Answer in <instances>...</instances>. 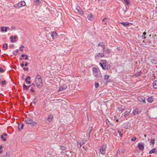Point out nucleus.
Returning a JSON list of instances; mask_svg holds the SVG:
<instances>
[{
    "instance_id": "nucleus-1",
    "label": "nucleus",
    "mask_w": 157,
    "mask_h": 157,
    "mask_svg": "<svg viewBox=\"0 0 157 157\" xmlns=\"http://www.w3.org/2000/svg\"><path fill=\"white\" fill-rule=\"evenodd\" d=\"M102 63H100L99 64L103 70H109L110 68V66L109 63L105 60H102Z\"/></svg>"
},
{
    "instance_id": "nucleus-2",
    "label": "nucleus",
    "mask_w": 157,
    "mask_h": 157,
    "mask_svg": "<svg viewBox=\"0 0 157 157\" xmlns=\"http://www.w3.org/2000/svg\"><path fill=\"white\" fill-rule=\"evenodd\" d=\"M35 82L37 86L39 88H40L43 86V82L40 76L37 75L35 79Z\"/></svg>"
},
{
    "instance_id": "nucleus-3",
    "label": "nucleus",
    "mask_w": 157,
    "mask_h": 157,
    "mask_svg": "<svg viewBox=\"0 0 157 157\" xmlns=\"http://www.w3.org/2000/svg\"><path fill=\"white\" fill-rule=\"evenodd\" d=\"M25 122L27 124H32L33 126H36L37 125L36 122L33 121L32 120L29 118H27L25 120Z\"/></svg>"
},
{
    "instance_id": "nucleus-4",
    "label": "nucleus",
    "mask_w": 157,
    "mask_h": 157,
    "mask_svg": "<svg viewBox=\"0 0 157 157\" xmlns=\"http://www.w3.org/2000/svg\"><path fill=\"white\" fill-rule=\"evenodd\" d=\"M93 74L95 77L98 78L99 77L100 73L98 68L96 67H94L93 68Z\"/></svg>"
},
{
    "instance_id": "nucleus-5",
    "label": "nucleus",
    "mask_w": 157,
    "mask_h": 157,
    "mask_svg": "<svg viewBox=\"0 0 157 157\" xmlns=\"http://www.w3.org/2000/svg\"><path fill=\"white\" fill-rule=\"evenodd\" d=\"M107 145L106 144H103L100 149V153L102 155L105 153Z\"/></svg>"
},
{
    "instance_id": "nucleus-6",
    "label": "nucleus",
    "mask_w": 157,
    "mask_h": 157,
    "mask_svg": "<svg viewBox=\"0 0 157 157\" xmlns=\"http://www.w3.org/2000/svg\"><path fill=\"white\" fill-rule=\"evenodd\" d=\"M131 111V109H129L127 110L125 113L122 114V116L124 117H126L129 116Z\"/></svg>"
},
{
    "instance_id": "nucleus-7",
    "label": "nucleus",
    "mask_w": 157,
    "mask_h": 157,
    "mask_svg": "<svg viewBox=\"0 0 157 157\" xmlns=\"http://www.w3.org/2000/svg\"><path fill=\"white\" fill-rule=\"evenodd\" d=\"M86 141V140H85V139H81L80 140L79 143H78V147L80 148L81 147L82 145L85 143Z\"/></svg>"
},
{
    "instance_id": "nucleus-8",
    "label": "nucleus",
    "mask_w": 157,
    "mask_h": 157,
    "mask_svg": "<svg viewBox=\"0 0 157 157\" xmlns=\"http://www.w3.org/2000/svg\"><path fill=\"white\" fill-rule=\"evenodd\" d=\"M138 100L140 102H143L144 103H145V98L142 96H140L138 97Z\"/></svg>"
},
{
    "instance_id": "nucleus-9",
    "label": "nucleus",
    "mask_w": 157,
    "mask_h": 157,
    "mask_svg": "<svg viewBox=\"0 0 157 157\" xmlns=\"http://www.w3.org/2000/svg\"><path fill=\"white\" fill-rule=\"evenodd\" d=\"M104 54L103 53H98L96 54L95 56V58H97L98 57H103L104 56Z\"/></svg>"
},
{
    "instance_id": "nucleus-10",
    "label": "nucleus",
    "mask_w": 157,
    "mask_h": 157,
    "mask_svg": "<svg viewBox=\"0 0 157 157\" xmlns=\"http://www.w3.org/2000/svg\"><path fill=\"white\" fill-rule=\"evenodd\" d=\"M51 35V36L53 39L56 38L58 36L57 33L55 32H52Z\"/></svg>"
},
{
    "instance_id": "nucleus-11",
    "label": "nucleus",
    "mask_w": 157,
    "mask_h": 157,
    "mask_svg": "<svg viewBox=\"0 0 157 157\" xmlns=\"http://www.w3.org/2000/svg\"><path fill=\"white\" fill-rule=\"evenodd\" d=\"M67 88V86L66 85H63L61 86L59 89L58 91H63L66 89Z\"/></svg>"
},
{
    "instance_id": "nucleus-12",
    "label": "nucleus",
    "mask_w": 157,
    "mask_h": 157,
    "mask_svg": "<svg viewBox=\"0 0 157 157\" xmlns=\"http://www.w3.org/2000/svg\"><path fill=\"white\" fill-rule=\"evenodd\" d=\"M151 62L153 64H155L157 63V58L155 57L152 58L151 59Z\"/></svg>"
},
{
    "instance_id": "nucleus-13",
    "label": "nucleus",
    "mask_w": 157,
    "mask_h": 157,
    "mask_svg": "<svg viewBox=\"0 0 157 157\" xmlns=\"http://www.w3.org/2000/svg\"><path fill=\"white\" fill-rule=\"evenodd\" d=\"M87 18L88 19L91 21H93L94 20V15H93L92 14H89L87 16Z\"/></svg>"
},
{
    "instance_id": "nucleus-14",
    "label": "nucleus",
    "mask_w": 157,
    "mask_h": 157,
    "mask_svg": "<svg viewBox=\"0 0 157 157\" xmlns=\"http://www.w3.org/2000/svg\"><path fill=\"white\" fill-rule=\"evenodd\" d=\"M140 112L141 111L139 109H136L133 111L132 113L133 115H136L140 113Z\"/></svg>"
},
{
    "instance_id": "nucleus-15",
    "label": "nucleus",
    "mask_w": 157,
    "mask_h": 157,
    "mask_svg": "<svg viewBox=\"0 0 157 157\" xmlns=\"http://www.w3.org/2000/svg\"><path fill=\"white\" fill-rule=\"evenodd\" d=\"M17 38V36H11L10 37V39L12 42H15L16 41V40Z\"/></svg>"
},
{
    "instance_id": "nucleus-16",
    "label": "nucleus",
    "mask_w": 157,
    "mask_h": 157,
    "mask_svg": "<svg viewBox=\"0 0 157 157\" xmlns=\"http://www.w3.org/2000/svg\"><path fill=\"white\" fill-rule=\"evenodd\" d=\"M120 23L125 27H127L130 25H132V23L128 22H121Z\"/></svg>"
},
{
    "instance_id": "nucleus-17",
    "label": "nucleus",
    "mask_w": 157,
    "mask_h": 157,
    "mask_svg": "<svg viewBox=\"0 0 157 157\" xmlns=\"http://www.w3.org/2000/svg\"><path fill=\"white\" fill-rule=\"evenodd\" d=\"M103 52H105L106 53H109L111 52L110 50L108 48L105 49V48L103 49Z\"/></svg>"
},
{
    "instance_id": "nucleus-18",
    "label": "nucleus",
    "mask_w": 157,
    "mask_h": 157,
    "mask_svg": "<svg viewBox=\"0 0 157 157\" xmlns=\"http://www.w3.org/2000/svg\"><path fill=\"white\" fill-rule=\"evenodd\" d=\"M18 3L19 7L24 6L25 5V2L23 1H22L21 2Z\"/></svg>"
},
{
    "instance_id": "nucleus-19",
    "label": "nucleus",
    "mask_w": 157,
    "mask_h": 157,
    "mask_svg": "<svg viewBox=\"0 0 157 157\" xmlns=\"http://www.w3.org/2000/svg\"><path fill=\"white\" fill-rule=\"evenodd\" d=\"M76 9L77 11L79 12L81 14H83V12L81 10L80 7L79 6H76Z\"/></svg>"
},
{
    "instance_id": "nucleus-20",
    "label": "nucleus",
    "mask_w": 157,
    "mask_h": 157,
    "mask_svg": "<svg viewBox=\"0 0 157 157\" xmlns=\"http://www.w3.org/2000/svg\"><path fill=\"white\" fill-rule=\"evenodd\" d=\"M53 116L52 115H50L48 118L47 119V121L48 123H50L52 120Z\"/></svg>"
},
{
    "instance_id": "nucleus-21",
    "label": "nucleus",
    "mask_w": 157,
    "mask_h": 157,
    "mask_svg": "<svg viewBox=\"0 0 157 157\" xmlns=\"http://www.w3.org/2000/svg\"><path fill=\"white\" fill-rule=\"evenodd\" d=\"M9 29V27H2L1 28V30L2 32L5 31L6 32L7 31V29Z\"/></svg>"
},
{
    "instance_id": "nucleus-22",
    "label": "nucleus",
    "mask_w": 157,
    "mask_h": 157,
    "mask_svg": "<svg viewBox=\"0 0 157 157\" xmlns=\"http://www.w3.org/2000/svg\"><path fill=\"white\" fill-rule=\"evenodd\" d=\"M98 46H100L101 47L103 48V49H104L105 48V45H104V43L102 42H100L99 43H98Z\"/></svg>"
},
{
    "instance_id": "nucleus-23",
    "label": "nucleus",
    "mask_w": 157,
    "mask_h": 157,
    "mask_svg": "<svg viewBox=\"0 0 157 157\" xmlns=\"http://www.w3.org/2000/svg\"><path fill=\"white\" fill-rule=\"evenodd\" d=\"M31 85L27 86L24 84L23 86V89L24 90H28Z\"/></svg>"
},
{
    "instance_id": "nucleus-24",
    "label": "nucleus",
    "mask_w": 157,
    "mask_h": 157,
    "mask_svg": "<svg viewBox=\"0 0 157 157\" xmlns=\"http://www.w3.org/2000/svg\"><path fill=\"white\" fill-rule=\"evenodd\" d=\"M153 87L155 89H157V80L154 81L153 83Z\"/></svg>"
},
{
    "instance_id": "nucleus-25",
    "label": "nucleus",
    "mask_w": 157,
    "mask_h": 157,
    "mask_svg": "<svg viewBox=\"0 0 157 157\" xmlns=\"http://www.w3.org/2000/svg\"><path fill=\"white\" fill-rule=\"evenodd\" d=\"M31 78L30 76H29L27 77V78H26L25 81L26 82H28V84H31V82L29 80Z\"/></svg>"
},
{
    "instance_id": "nucleus-26",
    "label": "nucleus",
    "mask_w": 157,
    "mask_h": 157,
    "mask_svg": "<svg viewBox=\"0 0 157 157\" xmlns=\"http://www.w3.org/2000/svg\"><path fill=\"white\" fill-rule=\"evenodd\" d=\"M138 147L141 150H143L144 148V146L143 144H138Z\"/></svg>"
},
{
    "instance_id": "nucleus-27",
    "label": "nucleus",
    "mask_w": 157,
    "mask_h": 157,
    "mask_svg": "<svg viewBox=\"0 0 157 157\" xmlns=\"http://www.w3.org/2000/svg\"><path fill=\"white\" fill-rule=\"evenodd\" d=\"M24 125V124L23 123L21 124H18V128L19 130H20V129H22L23 128Z\"/></svg>"
},
{
    "instance_id": "nucleus-28",
    "label": "nucleus",
    "mask_w": 157,
    "mask_h": 157,
    "mask_svg": "<svg viewBox=\"0 0 157 157\" xmlns=\"http://www.w3.org/2000/svg\"><path fill=\"white\" fill-rule=\"evenodd\" d=\"M10 153L8 152H6L5 155L2 156V157H10Z\"/></svg>"
},
{
    "instance_id": "nucleus-29",
    "label": "nucleus",
    "mask_w": 157,
    "mask_h": 157,
    "mask_svg": "<svg viewBox=\"0 0 157 157\" xmlns=\"http://www.w3.org/2000/svg\"><path fill=\"white\" fill-rule=\"evenodd\" d=\"M92 127H91L89 128L88 131L89 132V137L90 136V133L92 131Z\"/></svg>"
},
{
    "instance_id": "nucleus-30",
    "label": "nucleus",
    "mask_w": 157,
    "mask_h": 157,
    "mask_svg": "<svg viewBox=\"0 0 157 157\" xmlns=\"http://www.w3.org/2000/svg\"><path fill=\"white\" fill-rule=\"evenodd\" d=\"M147 101L148 102L150 103H151L153 101V99L152 97H150L148 98Z\"/></svg>"
},
{
    "instance_id": "nucleus-31",
    "label": "nucleus",
    "mask_w": 157,
    "mask_h": 157,
    "mask_svg": "<svg viewBox=\"0 0 157 157\" xmlns=\"http://www.w3.org/2000/svg\"><path fill=\"white\" fill-rule=\"evenodd\" d=\"M34 2L35 3L36 5H39L40 2L39 0H34Z\"/></svg>"
},
{
    "instance_id": "nucleus-32",
    "label": "nucleus",
    "mask_w": 157,
    "mask_h": 157,
    "mask_svg": "<svg viewBox=\"0 0 157 157\" xmlns=\"http://www.w3.org/2000/svg\"><path fill=\"white\" fill-rule=\"evenodd\" d=\"M155 149L154 148L150 151L149 153L150 154H152L155 152Z\"/></svg>"
},
{
    "instance_id": "nucleus-33",
    "label": "nucleus",
    "mask_w": 157,
    "mask_h": 157,
    "mask_svg": "<svg viewBox=\"0 0 157 157\" xmlns=\"http://www.w3.org/2000/svg\"><path fill=\"white\" fill-rule=\"evenodd\" d=\"M7 46L8 45L7 44H3V48L5 49V50H6L7 49Z\"/></svg>"
},
{
    "instance_id": "nucleus-34",
    "label": "nucleus",
    "mask_w": 157,
    "mask_h": 157,
    "mask_svg": "<svg viewBox=\"0 0 157 157\" xmlns=\"http://www.w3.org/2000/svg\"><path fill=\"white\" fill-rule=\"evenodd\" d=\"M109 76L108 75H105L104 76V79L105 80H107L109 78Z\"/></svg>"
},
{
    "instance_id": "nucleus-35",
    "label": "nucleus",
    "mask_w": 157,
    "mask_h": 157,
    "mask_svg": "<svg viewBox=\"0 0 157 157\" xmlns=\"http://www.w3.org/2000/svg\"><path fill=\"white\" fill-rule=\"evenodd\" d=\"M136 139V137L135 136L133 137L131 139V140L132 141H135Z\"/></svg>"
},
{
    "instance_id": "nucleus-36",
    "label": "nucleus",
    "mask_w": 157,
    "mask_h": 157,
    "mask_svg": "<svg viewBox=\"0 0 157 157\" xmlns=\"http://www.w3.org/2000/svg\"><path fill=\"white\" fill-rule=\"evenodd\" d=\"M99 86V84L98 83H95V88H97Z\"/></svg>"
},
{
    "instance_id": "nucleus-37",
    "label": "nucleus",
    "mask_w": 157,
    "mask_h": 157,
    "mask_svg": "<svg viewBox=\"0 0 157 157\" xmlns=\"http://www.w3.org/2000/svg\"><path fill=\"white\" fill-rule=\"evenodd\" d=\"M155 142V139H152L151 140L150 143L152 144H154V143Z\"/></svg>"
},
{
    "instance_id": "nucleus-38",
    "label": "nucleus",
    "mask_w": 157,
    "mask_h": 157,
    "mask_svg": "<svg viewBox=\"0 0 157 157\" xmlns=\"http://www.w3.org/2000/svg\"><path fill=\"white\" fill-rule=\"evenodd\" d=\"M2 84V85H6V82L5 80L1 82Z\"/></svg>"
},
{
    "instance_id": "nucleus-39",
    "label": "nucleus",
    "mask_w": 157,
    "mask_h": 157,
    "mask_svg": "<svg viewBox=\"0 0 157 157\" xmlns=\"http://www.w3.org/2000/svg\"><path fill=\"white\" fill-rule=\"evenodd\" d=\"M24 47V46L23 45H21L20 47V50L22 52L23 51V48Z\"/></svg>"
},
{
    "instance_id": "nucleus-40",
    "label": "nucleus",
    "mask_w": 157,
    "mask_h": 157,
    "mask_svg": "<svg viewBox=\"0 0 157 157\" xmlns=\"http://www.w3.org/2000/svg\"><path fill=\"white\" fill-rule=\"evenodd\" d=\"M1 138L3 141H6V139L4 137L3 135H2Z\"/></svg>"
},
{
    "instance_id": "nucleus-41",
    "label": "nucleus",
    "mask_w": 157,
    "mask_h": 157,
    "mask_svg": "<svg viewBox=\"0 0 157 157\" xmlns=\"http://www.w3.org/2000/svg\"><path fill=\"white\" fill-rule=\"evenodd\" d=\"M141 72H140L136 74L135 75H136V76H137V77L138 76L141 75Z\"/></svg>"
},
{
    "instance_id": "nucleus-42",
    "label": "nucleus",
    "mask_w": 157,
    "mask_h": 157,
    "mask_svg": "<svg viewBox=\"0 0 157 157\" xmlns=\"http://www.w3.org/2000/svg\"><path fill=\"white\" fill-rule=\"evenodd\" d=\"M14 7H19V4H18V3H17V4H16L15 5H14Z\"/></svg>"
},
{
    "instance_id": "nucleus-43",
    "label": "nucleus",
    "mask_w": 157,
    "mask_h": 157,
    "mask_svg": "<svg viewBox=\"0 0 157 157\" xmlns=\"http://www.w3.org/2000/svg\"><path fill=\"white\" fill-rule=\"evenodd\" d=\"M118 132L119 134L120 135V136H122V134L121 133V132L120 131H118Z\"/></svg>"
},
{
    "instance_id": "nucleus-44",
    "label": "nucleus",
    "mask_w": 157,
    "mask_h": 157,
    "mask_svg": "<svg viewBox=\"0 0 157 157\" xmlns=\"http://www.w3.org/2000/svg\"><path fill=\"white\" fill-rule=\"evenodd\" d=\"M124 2L127 3V4H128L129 3V2L128 0H124Z\"/></svg>"
},
{
    "instance_id": "nucleus-45",
    "label": "nucleus",
    "mask_w": 157,
    "mask_h": 157,
    "mask_svg": "<svg viewBox=\"0 0 157 157\" xmlns=\"http://www.w3.org/2000/svg\"><path fill=\"white\" fill-rule=\"evenodd\" d=\"M23 69L24 70L28 71L29 70V68L28 67H24Z\"/></svg>"
},
{
    "instance_id": "nucleus-46",
    "label": "nucleus",
    "mask_w": 157,
    "mask_h": 157,
    "mask_svg": "<svg viewBox=\"0 0 157 157\" xmlns=\"http://www.w3.org/2000/svg\"><path fill=\"white\" fill-rule=\"evenodd\" d=\"M3 71H4L3 69L2 68L0 67V72H3Z\"/></svg>"
},
{
    "instance_id": "nucleus-47",
    "label": "nucleus",
    "mask_w": 157,
    "mask_h": 157,
    "mask_svg": "<svg viewBox=\"0 0 157 157\" xmlns=\"http://www.w3.org/2000/svg\"><path fill=\"white\" fill-rule=\"evenodd\" d=\"M23 63L24 62H22V63L21 64V66L22 67H23L24 66V65Z\"/></svg>"
},
{
    "instance_id": "nucleus-48",
    "label": "nucleus",
    "mask_w": 157,
    "mask_h": 157,
    "mask_svg": "<svg viewBox=\"0 0 157 157\" xmlns=\"http://www.w3.org/2000/svg\"><path fill=\"white\" fill-rule=\"evenodd\" d=\"M142 39H144L146 38V37L145 36L143 35L142 36Z\"/></svg>"
},
{
    "instance_id": "nucleus-49",
    "label": "nucleus",
    "mask_w": 157,
    "mask_h": 157,
    "mask_svg": "<svg viewBox=\"0 0 157 157\" xmlns=\"http://www.w3.org/2000/svg\"><path fill=\"white\" fill-rule=\"evenodd\" d=\"M28 59V56L27 55L25 56V60H27Z\"/></svg>"
},
{
    "instance_id": "nucleus-50",
    "label": "nucleus",
    "mask_w": 157,
    "mask_h": 157,
    "mask_svg": "<svg viewBox=\"0 0 157 157\" xmlns=\"http://www.w3.org/2000/svg\"><path fill=\"white\" fill-rule=\"evenodd\" d=\"M155 13L157 14V6L155 7Z\"/></svg>"
},
{
    "instance_id": "nucleus-51",
    "label": "nucleus",
    "mask_w": 157,
    "mask_h": 157,
    "mask_svg": "<svg viewBox=\"0 0 157 157\" xmlns=\"http://www.w3.org/2000/svg\"><path fill=\"white\" fill-rule=\"evenodd\" d=\"M106 17H105L102 20V21H105V20H106Z\"/></svg>"
},
{
    "instance_id": "nucleus-52",
    "label": "nucleus",
    "mask_w": 157,
    "mask_h": 157,
    "mask_svg": "<svg viewBox=\"0 0 157 157\" xmlns=\"http://www.w3.org/2000/svg\"><path fill=\"white\" fill-rule=\"evenodd\" d=\"M118 109L119 111H122L124 109H120V108H118Z\"/></svg>"
},
{
    "instance_id": "nucleus-53",
    "label": "nucleus",
    "mask_w": 157,
    "mask_h": 157,
    "mask_svg": "<svg viewBox=\"0 0 157 157\" xmlns=\"http://www.w3.org/2000/svg\"><path fill=\"white\" fill-rule=\"evenodd\" d=\"M27 65H28V63H27V62H25V64L24 65V66H25V67H26V66H27Z\"/></svg>"
},
{
    "instance_id": "nucleus-54",
    "label": "nucleus",
    "mask_w": 157,
    "mask_h": 157,
    "mask_svg": "<svg viewBox=\"0 0 157 157\" xmlns=\"http://www.w3.org/2000/svg\"><path fill=\"white\" fill-rule=\"evenodd\" d=\"M30 90L32 92H34V90H33L32 89H30Z\"/></svg>"
},
{
    "instance_id": "nucleus-55",
    "label": "nucleus",
    "mask_w": 157,
    "mask_h": 157,
    "mask_svg": "<svg viewBox=\"0 0 157 157\" xmlns=\"http://www.w3.org/2000/svg\"><path fill=\"white\" fill-rule=\"evenodd\" d=\"M25 56H26V55H25L23 54V55H21V57H25Z\"/></svg>"
},
{
    "instance_id": "nucleus-56",
    "label": "nucleus",
    "mask_w": 157,
    "mask_h": 157,
    "mask_svg": "<svg viewBox=\"0 0 157 157\" xmlns=\"http://www.w3.org/2000/svg\"><path fill=\"white\" fill-rule=\"evenodd\" d=\"M146 34V33L145 32H144L143 33V35L145 36Z\"/></svg>"
},
{
    "instance_id": "nucleus-57",
    "label": "nucleus",
    "mask_w": 157,
    "mask_h": 157,
    "mask_svg": "<svg viewBox=\"0 0 157 157\" xmlns=\"http://www.w3.org/2000/svg\"><path fill=\"white\" fill-rule=\"evenodd\" d=\"M2 135H3L4 136H5L7 135V134L6 133H4Z\"/></svg>"
},
{
    "instance_id": "nucleus-58",
    "label": "nucleus",
    "mask_w": 157,
    "mask_h": 157,
    "mask_svg": "<svg viewBox=\"0 0 157 157\" xmlns=\"http://www.w3.org/2000/svg\"><path fill=\"white\" fill-rule=\"evenodd\" d=\"M19 52V50L18 49H17L16 50V53H18Z\"/></svg>"
},
{
    "instance_id": "nucleus-59",
    "label": "nucleus",
    "mask_w": 157,
    "mask_h": 157,
    "mask_svg": "<svg viewBox=\"0 0 157 157\" xmlns=\"http://www.w3.org/2000/svg\"><path fill=\"white\" fill-rule=\"evenodd\" d=\"M121 49L120 48V47H118L117 48V50H119Z\"/></svg>"
},
{
    "instance_id": "nucleus-60",
    "label": "nucleus",
    "mask_w": 157,
    "mask_h": 157,
    "mask_svg": "<svg viewBox=\"0 0 157 157\" xmlns=\"http://www.w3.org/2000/svg\"><path fill=\"white\" fill-rule=\"evenodd\" d=\"M2 145L0 146V149H2Z\"/></svg>"
},
{
    "instance_id": "nucleus-61",
    "label": "nucleus",
    "mask_w": 157,
    "mask_h": 157,
    "mask_svg": "<svg viewBox=\"0 0 157 157\" xmlns=\"http://www.w3.org/2000/svg\"><path fill=\"white\" fill-rule=\"evenodd\" d=\"M83 148L85 150H86V149L85 147L84 146L83 147Z\"/></svg>"
},
{
    "instance_id": "nucleus-62",
    "label": "nucleus",
    "mask_w": 157,
    "mask_h": 157,
    "mask_svg": "<svg viewBox=\"0 0 157 157\" xmlns=\"http://www.w3.org/2000/svg\"><path fill=\"white\" fill-rule=\"evenodd\" d=\"M3 151L2 150H0V153H2Z\"/></svg>"
},
{
    "instance_id": "nucleus-63",
    "label": "nucleus",
    "mask_w": 157,
    "mask_h": 157,
    "mask_svg": "<svg viewBox=\"0 0 157 157\" xmlns=\"http://www.w3.org/2000/svg\"><path fill=\"white\" fill-rule=\"evenodd\" d=\"M31 86L33 85V86H35V84L34 83H33L32 85H31Z\"/></svg>"
},
{
    "instance_id": "nucleus-64",
    "label": "nucleus",
    "mask_w": 157,
    "mask_h": 157,
    "mask_svg": "<svg viewBox=\"0 0 157 157\" xmlns=\"http://www.w3.org/2000/svg\"><path fill=\"white\" fill-rule=\"evenodd\" d=\"M20 60H22V59L21 58H20Z\"/></svg>"
}]
</instances>
